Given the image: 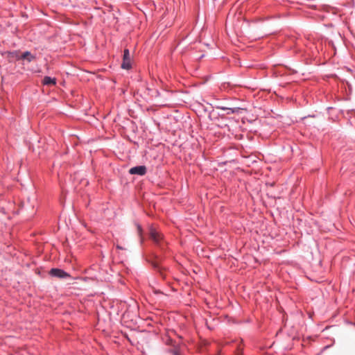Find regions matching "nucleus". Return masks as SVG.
<instances>
[{"label": "nucleus", "mask_w": 355, "mask_h": 355, "mask_svg": "<svg viewBox=\"0 0 355 355\" xmlns=\"http://www.w3.org/2000/svg\"><path fill=\"white\" fill-rule=\"evenodd\" d=\"M150 237L154 243L161 250H164L166 246V243L164 240L162 234L157 231L155 229L151 227L150 229Z\"/></svg>", "instance_id": "f257e3e1"}, {"label": "nucleus", "mask_w": 355, "mask_h": 355, "mask_svg": "<svg viewBox=\"0 0 355 355\" xmlns=\"http://www.w3.org/2000/svg\"><path fill=\"white\" fill-rule=\"evenodd\" d=\"M12 58H15L16 60H26L28 62L34 60L35 56L32 55L30 51H25L21 55L17 51L10 53Z\"/></svg>", "instance_id": "f03ea898"}, {"label": "nucleus", "mask_w": 355, "mask_h": 355, "mask_svg": "<svg viewBox=\"0 0 355 355\" xmlns=\"http://www.w3.org/2000/svg\"><path fill=\"white\" fill-rule=\"evenodd\" d=\"M49 275L52 277H58L60 279L71 277V275L69 273L60 268H51L49 271Z\"/></svg>", "instance_id": "7ed1b4c3"}, {"label": "nucleus", "mask_w": 355, "mask_h": 355, "mask_svg": "<svg viewBox=\"0 0 355 355\" xmlns=\"http://www.w3.org/2000/svg\"><path fill=\"white\" fill-rule=\"evenodd\" d=\"M132 67L131 59L130 56V51L128 49L123 51V62L121 64V68L124 69H130Z\"/></svg>", "instance_id": "20e7f679"}, {"label": "nucleus", "mask_w": 355, "mask_h": 355, "mask_svg": "<svg viewBox=\"0 0 355 355\" xmlns=\"http://www.w3.org/2000/svg\"><path fill=\"white\" fill-rule=\"evenodd\" d=\"M146 172L147 169L145 166H137L129 170V173L131 175H144Z\"/></svg>", "instance_id": "39448f33"}, {"label": "nucleus", "mask_w": 355, "mask_h": 355, "mask_svg": "<svg viewBox=\"0 0 355 355\" xmlns=\"http://www.w3.org/2000/svg\"><path fill=\"white\" fill-rule=\"evenodd\" d=\"M56 83V78L50 76H45L42 80V84L44 85H55Z\"/></svg>", "instance_id": "423d86ee"}, {"label": "nucleus", "mask_w": 355, "mask_h": 355, "mask_svg": "<svg viewBox=\"0 0 355 355\" xmlns=\"http://www.w3.org/2000/svg\"><path fill=\"white\" fill-rule=\"evenodd\" d=\"M218 108L221 109L223 110H227V114H234L239 112V107H234V108H229V107H218Z\"/></svg>", "instance_id": "0eeeda50"}, {"label": "nucleus", "mask_w": 355, "mask_h": 355, "mask_svg": "<svg viewBox=\"0 0 355 355\" xmlns=\"http://www.w3.org/2000/svg\"><path fill=\"white\" fill-rule=\"evenodd\" d=\"M137 232H138V234L139 236L141 235V233H142V228H141V226L140 225H137Z\"/></svg>", "instance_id": "6e6552de"}, {"label": "nucleus", "mask_w": 355, "mask_h": 355, "mask_svg": "<svg viewBox=\"0 0 355 355\" xmlns=\"http://www.w3.org/2000/svg\"><path fill=\"white\" fill-rule=\"evenodd\" d=\"M171 352L173 355H180L179 352L176 350H172Z\"/></svg>", "instance_id": "1a4fd4ad"}, {"label": "nucleus", "mask_w": 355, "mask_h": 355, "mask_svg": "<svg viewBox=\"0 0 355 355\" xmlns=\"http://www.w3.org/2000/svg\"><path fill=\"white\" fill-rule=\"evenodd\" d=\"M153 266L156 269H159V266L157 263H153Z\"/></svg>", "instance_id": "9d476101"}, {"label": "nucleus", "mask_w": 355, "mask_h": 355, "mask_svg": "<svg viewBox=\"0 0 355 355\" xmlns=\"http://www.w3.org/2000/svg\"><path fill=\"white\" fill-rule=\"evenodd\" d=\"M116 247L117 249H119V250H123L124 249L123 247L120 246L119 245H116Z\"/></svg>", "instance_id": "9b49d317"}]
</instances>
